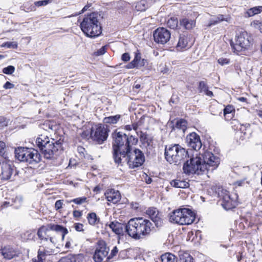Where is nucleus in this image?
<instances>
[{
  "instance_id": "50",
  "label": "nucleus",
  "mask_w": 262,
  "mask_h": 262,
  "mask_svg": "<svg viewBox=\"0 0 262 262\" xmlns=\"http://www.w3.org/2000/svg\"><path fill=\"white\" fill-rule=\"evenodd\" d=\"M9 120L3 116H0V127H6L8 125Z\"/></svg>"
},
{
  "instance_id": "13",
  "label": "nucleus",
  "mask_w": 262,
  "mask_h": 262,
  "mask_svg": "<svg viewBox=\"0 0 262 262\" xmlns=\"http://www.w3.org/2000/svg\"><path fill=\"white\" fill-rule=\"evenodd\" d=\"M219 196L222 200L223 208L228 210L234 208L237 205L236 202L230 198L229 191L222 189L219 192Z\"/></svg>"
},
{
  "instance_id": "25",
  "label": "nucleus",
  "mask_w": 262,
  "mask_h": 262,
  "mask_svg": "<svg viewBox=\"0 0 262 262\" xmlns=\"http://www.w3.org/2000/svg\"><path fill=\"white\" fill-rule=\"evenodd\" d=\"M170 185L173 187L179 188H186L189 186V184L187 181L178 179L172 180L170 182Z\"/></svg>"
},
{
  "instance_id": "37",
  "label": "nucleus",
  "mask_w": 262,
  "mask_h": 262,
  "mask_svg": "<svg viewBox=\"0 0 262 262\" xmlns=\"http://www.w3.org/2000/svg\"><path fill=\"white\" fill-rule=\"evenodd\" d=\"M167 25V26L171 29H176L178 25V20L177 18L171 17L168 20Z\"/></svg>"
},
{
  "instance_id": "36",
  "label": "nucleus",
  "mask_w": 262,
  "mask_h": 262,
  "mask_svg": "<svg viewBox=\"0 0 262 262\" xmlns=\"http://www.w3.org/2000/svg\"><path fill=\"white\" fill-rule=\"evenodd\" d=\"M77 255L69 254L67 256L62 257L58 262H76Z\"/></svg>"
},
{
  "instance_id": "22",
  "label": "nucleus",
  "mask_w": 262,
  "mask_h": 262,
  "mask_svg": "<svg viewBox=\"0 0 262 262\" xmlns=\"http://www.w3.org/2000/svg\"><path fill=\"white\" fill-rule=\"evenodd\" d=\"M2 254L5 258L11 259L16 255V252L12 247L8 246L2 249Z\"/></svg>"
},
{
  "instance_id": "38",
  "label": "nucleus",
  "mask_w": 262,
  "mask_h": 262,
  "mask_svg": "<svg viewBox=\"0 0 262 262\" xmlns=\"http://www.w3.org/2000/svg\"><path fill=\"white\" fill-rule=\"evenodd\" d=\"M22 203L23 198L20 196H16L12 201L11 206H13L15 208H18L21 206Z\"/></svg>"
},
{
  "instance_id": "39",
  "label": "nucleus",
  "mask_w": 262,
  "mask_h": 262,
  "mask_svg": "<svg viewBox=\"0 0 262 262\" xmlns=\"http://www.w3.org/2000/svg\"><path fill=\"white\" fill-rule=\"evenodd\" d=\"M126 138L127 139V141H126L127 145L128 146L129 150L132 149L131 146L132 145H135L138 142V139L135 138L133 136L131 135L129 137L126 135Z\"/></svg>"
},
{
  "instance_id": "55",
  "label": "nucleus",
  "mask_w": 262,
  "mask_h": 262,
  "mask_svg": "<svg viewBox=\"0 0 262 262\" xmlns=\"http://www.w3.org/2000/svg\"><path fill=\"white\" fill-rule=\"evenodd\" d=\"M139 53H136L134 57V59L131 61L133 66H135V68H138V60H139Z\"/></svg>"
},
{
  "instance_id": "51",
  "label": "nucleus",
  "mask_w": 262,
  "mask_h": 262,
  "mask_svg": "<svg viewBox=\"0 0 262 262\" xmlns=\"http://www.w3.org/2000/svg\"><path fill=\"white\" fill-rule=\"evenodd\" d=\"M50 0H42V1H38L36 2H35V6L37 7H40L42 6H46L48 4L50 3Z\"/></svg>"
},
{
  "instance_id": "23",
  "label": "nucleus",
  "mask_w": 262,
  "mask_h": 262,
  "mask_svg": "<svg viewBox=\"0 0 262 262\" xmlns=\"http://www.w3.org/2000/svg\"><path fill=\"white\" fill-rule=\"evenodd\" d=\"M139 137L141 142L144 146H149L150 145L151 140L148 137L146 133L138 130L136 133Z\"/></svg>"
},
{
  "instance_id": "59",
  "label": "nucleus",
  "mask_w": 262,
  "mask_h": 262,
  "mask_svg": "<svg viewBox=\"0 0 262 262\" xmlns=\"http://www.w3.org/2000/svg\"><path fill=\"white\" fill-rule=\"evenodd\" d=\"M81 136L83 138H89V137H91V130L89 132V130H84L81 134Z\"/></svg>"
},
{
  "instance_id": "44",
  "label": "nucleus",
  "mask_w": 262,
  "mask_h": 262,
  "mask_svg": "<svg viewBox=\"0 0 262 262\" xmlns=\"http://www.w3.org/2000/svg\"><path fill=\"white\" fill-rule=\"evenodd\" d=\"M87 202V198L83 196L81 198H77L74 199H73L70 201V202H74L76 204L80 205L84 202Z\"/></svg>"
},
{
  "instance_id": "31",
  "label": "nucleus",
  "mask_w": 262,
  "mask_h": 262,
  "mask_svg": "<svg viewBox=\"0 0 262 262\" xmlns=\"http://www.w3.org/2000/svg\"><path fill=\"white\" fill-rule=\"evenodd\" d=\"M87 219L89 223L91 225H95L99 221V219L97 217L96 214L94 212L89 213Z\"/></svg>"
},
{
  "instance_id": "47",
  "label": "nucleus",
  "mask_w": 262,
  "mask_h": 262,
  "mask_svg": "<svg viewBox=\"0 0 262 262\" xmlns=\"http://www.w3.org/2000/svg\"><path fill=\"white\" fill-rule=\"evenodd\" d=\"M15 71V68L13 66H9L3 69V72L6 74H12Z\"/></svg>"
},
{
  "instance_id": "48",
  "label": "nucleus",
  "mask_w": 262,
  "mask_h": 262,
  "mask_svg": "<svg viewBox=\"0 0 262 262\" xmlns=\"http://www.w3.org/2000/svg\"><path fill=\"white\" fill-rule=\"evenodd\" d=\"M218 20H210L208 26L210 27L212 25H215L218 23H219L221 21H222L225 20V18L224 17V15H219L218 16Z\"/></svg>"
},
{
  "instance_id": "63",
  "label": "nucleus",
  "mask_w": 262,
  "mask_h": 262,
  "mask_svg": "<svg viewBox=\"0 0 262 262\" xmlns=\"http://www.w3.org/2000/svg\"><path fill=\"white\" fill-rule=\"evenodd\" d=\"M250 127V124L249 123H246L245 124H243L241 125V127L239 128L241 132L243 133L244 134H246L245 130H246L247 128H248Z\"/></svg>"
},
{
  "instance_id": "9",
  "label": "nucleus",
  "mask_w": 262,
  "mask_h": 262,
  "mask_svg": "<svg viewBox=\"0 0 262 262\" xmlns=\"http://www.w3.org/2000/svg\"><path fill=\"white\" fill-rule=\"evenodd\" d=\"M250 37L244 31L236 36L235 42L232 40L230 45L234 53L239 54L242 51L248 50L251 46Z\"/></svg>"
},
{
  "instance_id": "41",
  "label": "nucleus",
  "mask_w": 262,
  "mask_h": 262,
  "mask_svg": "<svg viewBox=\"0 0 262 262\" xmlns=\"http://www.w3.org/2000/svg\"><path fill=\"white\" fill-rule=\"evenodd\" d=\"M136 9L138 11H145L146 9V6L145 5V2L144 1H141L136 3L135 6Z\"/></svg>"
},
{
  "instance_id": "5",
  "label": "nucleus",
  "mask_w": 262,
  "mask_h": 262,
  "mask_svg": "<svg viewBox=\"0 0 262 262\" xmlns=\"http://www.w3.org/2000/svg\"><path fill=\"white\" fill-rule=\"evenodd\" d=\"M164 156L170 164H180L188 156V151L179 144L166 145Z\"/></svg>"
},
{
  "instance_id": "19",
  "label": "nucleus",
  "mask_w": 262,
  "mask_h": 262,
  "mask_svg": "<svg viewBox=\"0 0 262 262\" xmlns=\"http://www.w3.org/2000/svg\"><path fill=\"white\" fill-rule=\"evenodd\" d=\"M181 215L182 214L181 213H180V209L174 210L169 214V221L171 223L181 225V221L183 220L182 219H181Z\"/></svg>"
},
{
  "instance_id": "32",
  "label": "nucleus",
  "mask_w": 262,
  "mask_h": 262,
  "mask_svg": "<svg viewBox=\"0 0 262 262\" xmlns=\"http://www.w3.org/2000/svg\"><path fill=\"white\" fill-rule=\"evenodd\" d=\"M120 118V115H119L105 117L103 119V122L104 123L115 124L118 121Z\"/></svg>"
},
{
  "instance_id": "15",
  "label": "nucleus",
  "mask_w": 262,
  "mask_h": 262,
  "mask_svg": "<svg viewBox=\"0 0 262 262\" xmlns=\"http://www.w3.org/2000/svg\"><path fill=\"white\" fill-rule=\"evenodd\" d=\"M186 142L189 147L195 151L200 150L202 146L199 135L194 132L190 133L187 136Z\"/></svg>"
},
{
  "instance_id": "45",
  "label": "nucleus",
  "mask_w": 262,
  "mask_h": 262,
  "mask_svg": "<svg viewBox=\"0 0 262 262\" xmlns=\"http://www.w3.org/2000/svg\"><path fill=\"white\" fill-rule=\"evenodd\" d=\"M251 26L262 33V22L259 20H254L251 23Z\"/></svg>"
},
{
  "instance_id": "10",
  "label": "nucleus",
  "mask_w": 262,
  "mask_h": 262,
  "mask_svg": "<svg viewBox=\"0 0 262 262\" xmlns=\"http://www.w3.org/2000/svg\"><path fill=\"white\" fill-rule=\"evenodd\" d=\"M108 132L107 126L104 125H95L91 128V138L99 144H101L107 139Z\"/></svg>"
},
{
  "instance_id": "7",
  "label": "nucleus",
  "mask_w": 262,
  "mask_h": 262,
  "mask_svg": "<svg viewBox=\"0 0 262 262\" xmlns=\"http://www.w3.org/2000/svg\"><path fill=\"white\" fill-rule=\"evenodd\" d=\"M15 157L20 162L30 165H35L41 160V156L37 150L24 147L15 149Z\"/></svg>"
},
{
  "instance_id": "18",
  "label": "nucleus",
  "mask_w": 262,
  "mask_h": 262,
  "mask_svg": "<svg viewBox=\"0 0 262 262\" xmlns=\"http://www.w3.org/2000/svg\"><path fill=\"white\" fill-rule=\"evenodd\" d=\"M106 199L108 202L114 204L118 203L121 199L120 192L118 190L110 189L105 193Z\"/></svg>"
},
{
  "instance_id": "42",
  "label": "nucleus",
  "mask_w": 262,
  "mask_h": 262,
  "mask_svg": "<svg viewBox=\"0 0 262 262\" xmlns=\"http://www.w3.org/2000/svg\"><path fill=\"white\" fill-rule=\"evenodd\" d=\"M2 47L9 49H16L17 48V43L16 41H7L3 43Z\"/></svg>"
},
{
  "instance_id": "40",
  "label": "nucleus",
  "mask_w": 262,
  "mask_h": 262,
  "mask_svg": "<svg viewBox=\"0 0 262 262\" xmlns=\"http://www.w3.org/2000/svg\"><path fill=\"white\" fill-rule=\"evenodd\" d=\"M180 262H194V260L189 254L185 253L181 256Z\"/></svg>"
},
{
  "instance_id": "64",
  "label": "nucleus",
  "mask_w": 262,
  "mask_h": 262,
  "mask_svg": "<svg viewBox=\"0 0 262 262\" xmlns=\"http://www.w3.org/2000/svg\"><path fill=\"white\" fill-rule=\"evenodd\" d=\"M75 229L77 231H82L83 229V225L80 223H76L75 224Z\"/></svg>"
},
{
  "instance_id": "35",
  "label": "nucleus",
  "mask_w": 262,
  "mask_h": 262,
  "mask_svg": "<svg viewBox=\"0 0 262 262\" xmlns=\"http://www.w3.org/2000/svg\"><path fill=\"white\" fill-rule=\"evenodd\" d=\"M188 41L186 37L184 35H180L179 41L177 44V47L182 49L187 47Z\"/></svg>"
},
{
  "instance_id": "53",
  "label": "nucleus",
  "mask_w": 262,
  "mask_h": 262,
  "mask_svg": "<svg viewBox=\"0 0 262 262\" xmlns=\"http://www.w3.org/2000/svg\"><path fill=\"white\" fill-rule=\"evenodd\" d=\"M106 47L103 46L100 49L95 52V54L96 56H100L105 54L106 52Z\"/></svg>"
},
{
  "instance_id": "52",
  "label": "nucleus",
  "mask_w": 262,
  "mask_h": 262,
  "mask_svg": "<svg viewBox=\"0 0 262 262\" xmlns=\"http://www.w3.org/2000/svg\"><path fill=\"white\" fill-rule=\"evenodd\" d=\"M218 63L221 66H224L226 64H228L230 63V60L229 59L226 58H220L217 60Z\"/></svg>"
},
{
  "instance_id": "28",
  "label": "nucleus",
  "mask_w": 262,
  "mask_h": 262,
  "mask_svg": "<svg viewBox=\"0 0 262 262\" xmlns=\"http://www.w3.org/2000/svg\"><path fill=\"white\" fill-rule=\"evenodd\" d=\"M48 255H50V252L44 248L42 249L41 247H40L37 252L38 259L35 262H43L45 260L46 256Z\"/></svg>"
},
{
  "instance_id": "4",
  "label": "nucleus",
  "mask_w": 262,
  "mask_h": 262,
  "mask_svg": "<svg viewBox=\"0 0 262 262\" xmlns=\"http://www.w3.org/2000/svg\"><path fill=\"white\" fill-rule=\"evenodd\" d=\"M36 144L43 154L45 158L50 159L60 149H62V141L50 139L47 136L40 135L36 139Z\"/></svg>"
},
{
  "instance_id": "16",
  "label": "nucleus",
  "mask_w": 262,
  "mask_h": 262,
  "mask_svg": "<svg viewBox=\"0 0 262 262\" xmlns=\"http://www.w3.org/2000/svg\"><path fill=\"white\" fill-rule=\"evenodd\" d=\"M180 213L182 215L181 219H182L181 225H190L195 219V213L188 208H181Z\"/></svg>"
},
{
  "instance_id": "12",
  "label": "nucleus",
  "mask_w": 262,
  "mask_h": 262,
  "mask_svg": "<svg viewBox=\"0 0 262 262\" xmlns=\"http://www.w3.org/2000/svg\"><path fill=\"white\" fill-rule=\"evenodd\" d=\"M153 36L156 42L164 45L169 40L171 33L166 28H158L154 31Z\"/></svg>"
},
{
  "instance_id": "62",
  "label": "nucleus",
  "mask_w": 262,
  "mask_h": 262,
  "mask_svg": "<svg viewBox=\"0 0 262 262\" xmlns=\"http://www.w3.org/2000/svg\"><path fill=\"white\" fill-rule=\"evenodd\" d=\"M77 151L79 154L80 155L81 157H84V153L85 152V149L82 146H78Z\"/></svg>"
},
{
  "instance_id": "17",
  "label": "nucleus",
  "mask_w": 262,
  "mask_h": 262,
  "mask_svg": "<svg viewBox=\"0 0 262 262\" xmlns=\"http://www.w3.org/2000/svg\"><path fill=\"white\" fill-rule=\"evenodd\" d=\"M146 214L149 215L151 220L155 223V225L158 227L162 224V221L159 216V212L156 208H149L146 210Z\"/></svg>"
},
{
  "instance_id": "24",
  "label": "nucleus",
  "mask_w": 262,
  "mask_h": 262,
  "mask_svg": "<svg viewBox=\"0 0 262 262\" xmlns=\"http://www.w3.org/2000/svg\"><path fill=\"white\" fill-rule=\"evenodd\" d=\"M48 229L45 226H42L40 227L37 231V236L41 241L40 243L43 241L48 242L49 239V235H47Z\"/></svg>"
},
{
  "instance_id": "56",
  "label": "nucleus",
  "mask_w": 262,
  "mask_h": 262,
  "mask_svg": "<svg viewBox=\"0 0 262 262\" xmlns=\"http://www.w3.org/2000/svg\"><path fill=\"white\" fill-rule=\"evenodd\" d=\"M139 53H136L134 57V59L131 61L133 66H135V68H138V60H139Z\"/></svg>"
},
{
  "instance_id": "27",
  "label": "nucleus",
  "mask_w": 262,
  "mask_h": 262,
  "mask_svg": "<svg viewBox=\"0 0 262 262\" xmlns=\"http://www.w3.org/2000/svg\"><path fill=\"white\" fill-rule=\"evenodd\" d=\"M143 123V121L141 119L138 122H134L132 124L126 125L124 126V129L128 131L134 129L137 133L139 129L140 128V127L142 125Z\"/></svg>"
},
{
  "instance_id": "46",
  "label": "nucleus",
  "mask_w": 262,
  "mask_h": 262,
  "mask_svg": "<svg viewBox=\"0 0 262 262\" xmlns=\"http://www.w3.org/2000/svg\"><path fill=\"white\" fill-rule=\"evenodd\" d=\"M118 252V249L116 246L113 247L111 250L110 254L106 258V260L104 262H107L108 260L113 258Z\"/></svg>"
},
{
  "instance_id": "57",
  "label": "nucleus",
  "mask_w": 262,
  "mask_h": 262,
  "mask_svg": "<svg viewBox=\"0 0 262 262\" xmlns=\"http://www.w3.org/2000/svg\"><path fill=\"white\" fill-rule=\"evenodd\" d=\"M63 205V200H57L55 204V208L56 210L61 209Z\"/></svg>"
},
{
  "instance_id": "6",
  "label": "nucleus",
  "mask_w": 262,
  "mask_h": 262,
  "mask_svg": "<svg viewBox=\"0 0 262 262\" xmlns=\"http://www.w3.org/2000/svg\"><path fill=\"white\" fill-rule=\"evenodd\" d=\"M113 138V158L116 163L120 164L122 161L121 157H124L125 151L129 149L126 143V135L119 132Z\"/></svg>"
},
{
  "instance_id": "21",
  "label": "nucleus",
  "mask_w": 262,
  "mask_h": 262,
  "mask_svg": "<svg viewBox=\"0 0 262 262\" xmlns=\"http://www.w3.org/2000/svg\"><path fill=\"white\" fill-rule=\"evenodd\" d=\"M180 25L186 30H191L195 26V21L187 18H183L180 20Z\"/></svg>"
},
{
  "instance_id": "29",
  "label": "nucleus",
  "mask_w": 262,
  "mask_h": 262,
  "mask_svg": "<svg viewBox=\"0 0 262 262\" xmlns=\"http://www.w3.org/2000/svg\"><path fill=\"white\" fill-rule=\"evenodd\" d=\"M48 226L50 230L55 231L57 232H63L64 234L68 233V229L61 225L50 224Z\"/></svg>"
},
{
  "instance_id": "2",
  "label": "nucleus",
  "mask_w": 262,
  "mask_h": 262,
  "mask_svg": "<svg viewBox=\"0 0 262 262\" xmlns=\"http://www.w3.org/2000/svg\"><path fill=\"white\" fill-rule=\"evenodd\" d=\"M154 228L152 223L149 220L139 217L130 219L125 225L126 233L135 240L149 236Z\"/></svg>"
},
{
  "instance_id": "30",
  "label": "nucleus",
  "mask_w": 262,
  "mask_h": 262,
  "mask_svg": "<svg viewBox=\"0 0 262 262\" xmlns=\"http://www.w3.org/2000/svg\"><path fill=\"white\" fill-rule=\"evenodd\" d=\"M262 12V6H256L249 9L246 12L248 17L253 16Z\"/></svg>"
},
{
  "instance_id": "58",
  "label": "nucleus",
  "mask_w": 262,
  "mask_h": 262,
  "mask_svg": "<svg viewBox=\"0 0 262 262\" xmlns=\"http://www.w3.org/2000/svg\"><path fill=\"white\" fill-rule=\"evenodd\" d=\"M5 143L4 142L0 141V155L3 156L5 152Z\"/></svg>"
},
{
  "instance_id": "1",
  "label": "nucleus",
  "mask_w": 262,
  "mask_h": 262,
  "mask_svg": "<svg viewBox=\"0 0 262 262\" xmlns=\"http://www.w3.org/2000/svg\"><path fill=\"white\" fill-rule=\"evenodd\" d=\"M220 163L219 157L209 151H206L202 156H193L184 164L183 169L187 174H203L206 171L216 169Z\"/></svg>"
},
{
  "instance_id": "20",
  "label": "nucleus",
  "mask_w": 262,
  "mask_h": 262,
  "mask_svg": "<svg viewBox=\"0 0 262 262\" xmlns=\"http://www.w3.org/2000/svg\"><path fill=\"white\" fill-rule=\"evenodd\" d=\"M109 227L116 234L120 235L123 233V229L124 227H125V225L118 222H112L109 224Z\"/></svg>"
},
{
  "instance_id": "43",
  "label": "nucleus",
  "mask_w": 262,
  "mask_h": 262,
  "mask_svg": "<svg viewBox=\"0 0 262 262\" xmlns=\"http://www.w3.org/2000/svg\"><path fill=\"white\" fill-rule=\"evenodd\" d=\"M34 236L30 231H27L21 234V238L24 241L32 239Z\"/></svg>"
},
{
  "instance_id": "60",
  "label": "nucleus",
  "mask_w": 262,
  "mask_h": 262,
  "mask_svg": "<svg viewBox=\"0 0 262 262\" xmlns=\"http://www.w3.org/2000/svg\"><path fill=\"white\" fill-rule=\"evenodd\" d=\"M130 55L128 53H123L121 56V59L124 61H128L130 60Z\"/></svg>"
},
{
  "instance_id": "61",
  "label": "nucleus",
  "mask_w": 262,
  "mask_h": 262,
  "mask_svg": "<svg viewBox=\"0 0 262 262\" xmlns=\"http://www.w3.org/2000/svg\"><path fill=\"white\" fill-rule=\"evenodd\" d=\"M14 87V84L9 81H7L3 86L5 89H11Z\"/></svg>"
},
{
  "instance_id": "14",
  "label": "nucleus",
  "mask_w": 262,
  "mask_h": 262,
  "mask_svg": "<svg viewBox=\"0 0 262 262\" xmlns=\"http://www.w3.org/2000/svg\"><path fill=\"white\" fill-rule=\"evenodd\" d=\"M109 248L104 242L99 243L97 247L93 256L95 262H102L106 258L108 253Z\"/></svg>"
},
{
  "instance_id": "49",
  "label": "nucleus",
  "mask_w": 262,
  "mask_h": 262,
  "mask_svg": "<svg viewBox=\"0 0 262 262\" xmlns=\"http://www.w3.org/2000/svg\"><path fill=\"white\" fill-rule=\"evenodd\" d=\"M234 111V110L232 106H231V105L227 106L224 110V114L225 117H226L227 115L231 114Z\"/></svg>"
},
{
  "instance_id": "26",
  "label": "nucleus",
  "mask_w": 262,
  "mask_h": 262,
  "mask_svg": "<svg viewBox=\"0 0 262 262\" xmlns=\"http://www.w3.org/2000/svg\"><path fill=\"white\" fill-rule=\"evenodd\" d=\"M198 89L200 93H204L208 96L211 97L213 96L212 92L208 90L207 83L204 81H201L199 82Z\"/></svg>"
},
{
  "instance_id": "54",
  "label": "nucleus",
  "mask_w": 262,
  "mask_h": 262,
  "mask_svg": "<svg viewBox=\"0 0 262 262\" xmlns=\"http://www.w3.org/2000/svg\"><path fill=\"white\" fill-rule=\"evenodd\" d=\"M139 60H138V68L144 67L147 63L146 60L144 59H141L140 54L139 53Z\"/></svg>"
},
{
  "instance_id": "8",
  "label": "nucleus",
  "mask_w": 262,
  "mask_h": 262,
  "mask_svg": "<svg viewBox=\"0 0 262 262\" xmlns=\"http://www.w3.org/2000/svg\"><path fill=\"white\" fill-rule=\"evenodd\" d=\"M125 153L124 156L122 157L125 159L130 168L138 167L145 161L144 154L139 149L135 148L133 150L128 149Z\"/></svg>"
},
{
  "instance_id": "11",
  "label": "nucleus",
  "mask_w": 262,
  "mask_h": 262,
  "mask_svg": "<svg viewBox=\"0 0 262 262\" xmlns=\"http://www.w3.org/2000/svg\"><path fill=\"white\" fill-rule=\"evenodd\" d=\"M17 174L18 171L14 165L7 163H3L1 165L0 178L2 180H14Z\"/></svg>"
},
{
  "instance_id": "34",
  "label": "nucleus",
  "mask_w": 262,
  "mask_h": 262,
  "mask_svg": "<svg viewBox=\"0 0 262 262\" xmlns=\"http://www.w3.org/2000/svg\"><path fill=\"white\" fill-rule=\"evenodd\" d=\"M161 259L162 262H174L175 256L171 253H166L161 255Z\"/></svg>"
},
{
  "instance_id": "33",
  "label": "nucleus",
  "mask_w": 262,
  "mask_h": 262,
  "mask_svg": "<svg viewBox=\"0 0 262 262\" xmlns=\"http://www.w3.org/2000/svg\"><path fill=\"white\" fill-rule=\"evenodd\" d=\"M187 122L185 120L180 119L177 121L175 126L177 129L182 130L184 132L187 128Z\"/></svg>"
},
{
  "instance_id": "3",
  "label": "nucleus",
  "mask_w": 262,
  "mask_h": 262,
  "mask_svg": "<svg viewBox=\"0 0 262 262\" xmlns=\"http://www.w3.org/2000/svg\"><path fill=\"white\" fill-rule=\"evenodd\" d=\"M100 15L97 12H92L85 15L80 22L81 31L88 37L95 38L102 33V28L99 21Z\"/></svg>"
}]
</instances>
